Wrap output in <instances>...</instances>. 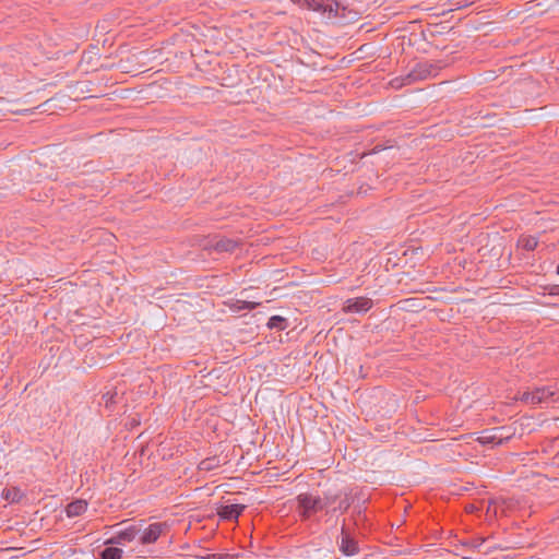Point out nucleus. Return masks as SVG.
<instances>
[{
    "label": "nucleus",
    "instance_id": "6e6552de",
    "mask_svg": "<svg viewBox=\"0 0 559 559\" xmlns=\"http://www.w3.org/2000/svg\"><path fill=\"white\" fill-rule=\"evenodd\" d=\"M328 13L329 16L333 17H341V19H347L350 20L356 19L357 12L348 10L345 5H343L337 0H326L324 5V12Z\"/></svg>",
    "mask_w": 559,
    "mask_h": 559
},
{
    "label": "nucleus",
    "instance_id": "a211bd4d",
    "mask_svg": "<svg viewBox=\"0 0 559 559\" xmlns=\"http://www.w3.org/2000/svg\"><path fill=\"white\" fill-rule=\"evenodd\" d=\"M221 462L217 456L206 457L199 463L198 468L202 472H210L219 467Z\"/></svg>",
    "mask_w": 559,
    "mask_h": 559
},
{
    "label": "nucleus",
    "instance_id": "2eb2a0df",
    "mask_svg": "<svg viewBox=\"0 0 559 559\" xmlns=\"http://www.w3.org/2000/svg\"><path fill=\"white\" fill-rule=\"evenodd\" d=\"M87 510V502L85 500H75L70 502L66 508L68 518H75L83 514Z\"/></svg>",
    "mask_w": 559,
    "mask_h": 559
},
{
    "label": "nucleus",
    "instance_id": "dca6fc26",
    "mask_svg": "<svg viewBox=\"0 0 559 559\" xmlns=\"http://www.w3.org/2000/svg\"><path fill=\"white\" fill-rule=\"evenodd\" d=\"M266 326L270 330L284 331L288 326L287 319L281 316H272L269 319Z\"/></svg>",
    "mask_w": 559,
    "mask_h": 559
},
{
    "label": "nucleus",
    "instance_id": "7ed1b4c3",
    "mask_svg": "<svg viewBox=\"0 0 559 559\" xmlns=\"http://www.w3.org/2000/svg\"><path fill=\"white\" fill-rule=\"evenodd\" d=\"M142 523L132 524L123 530L118 531L112 537L106 540V545H124L135 540L142 532Z\"/></svg>",
    "mask_w": 559,
    "mask_h": 559
},
{
    "label": "nucleus",
    "instance_id": "b1692460",
    "mask_svg": "<svg viewBox=\"0 0 559 559\" xmlns=\"http://www.w3.org/2000/svg\"><path fill=\"white\" fill-rule=\"evenodd\" d=\"M259 304L253 301H245V300H238L237 301V309L238 310H253L257 308Z\"/></svg>",
    "mask_w": 559,
    "mask_h": 559
},
{
    "label": "nucleus",
    "instance_id": "20e7f679",
    "mask_svg": "<svg viewBox=\"0 0 559 559\" xmlns=\"http://www.w3.org/2000/svg\"><path fill=\"white\" fill-rule=\"evenodd\" d=\"M338 548L340 551L346 557L356 556L360 552L358 542L345 528V520H343Z\"/></svg>",
    "mask_w": 559,
    "mask_h": 559
},
{
    "label": "nucleus",
    "instance_id": "0eeeda50",
    "mask_svg": "<svg viewBox=\"0 0 559 559\" xmlns=\"http://www.w3.org/2000/svg\"><path fill=\"white\" fill-rule=\"evenodd\" d=\"M100 56L99 49L97 47H92L88 50H85L82 53L81 60L79 62L80 68L92 67L93 70H110L109 66H105L103 63L99 64Z\"/></svg>",
    "mask_w": 559,
    "mask_h": 559
},
{
    "label": "nucleus",
    "instance_id": "5701e85b",
    "mask_svg": "<svg viewBox=\"0 0 559 559\" xmlns=\"http://www.w3.org/2000/svg\"><path fill=\"white\" fill-rule=\"evenodd\" d=\"M309 8L313 11L324 12V5L326 0H307Z\"/></svg>",
    "mask_w": 559,
    "mask_h": 559
},
{
    "label": "nucleus",
    "instance_id": "393cba45",
    "mask_svg": "<svg viewBox=\"0 0 559 559\" xmlns=\"http://www.w3.org/2000/svg\"><path fill=\"white\" fill-rule=\"evenodd\" d=\"M116 395H117V393H110V392L103 394L102 400L106 407H109L111 404L115 403Z\"/></svg>",
    "mask_w": 559,
    "mask_h": 559
},
{
    "label": "nucleus",
    "instance_id": "39448f33",
    "mask_svg": "<svg viewBox=\"0 0 559 559\" xmlns=\"http://www.w3.org/2000/svg\"><path fill=\"white\" fill-rule=\"evenodd\" d=\"M166 528V523H152L147 527L142 528V532L139 535V540L142 545L154 544L158 540Z\"/></svg>",
    "mask_w": 559,
    "mask_h": 559
},
{
    "label": "nucleus",
    "instance_id": "cd10ccee",
    "mask_svg": "<svg viewBox=\"0 0 559 559\" xmlns=\"http://www.w3.org/2000/svg\"><path fill=\"white\" fill-rule=\"evenodd\" d=\"M509 69H512V66H510V67H502L500 70L507 71Z\"/></svg>",
    "mask_w": 559,
    "mask_h": 559
},
{
    "label": "nucleus",
    "instance_id": "c85d7f7f",
    "mask_svg": "<svg viewBox=\"0 0 559 559\" xmlns=\"http://www.w3.org/2000/svg\"><path fill=\"white\" fill-rule=\"evenodd\" d=\"M557 274L559 275V264L557 265Z\"/></svg>",
    "mask_w": 559,
    "mask_h": 559
},
{
    "label": "nucleus",
    "instance_id": "9d476101",
    "mask_svg": "<svg viewBox=\"0 0 559 559\" xmlns=\"http://www.w3.org/2000/svg\"><path fill=\"white\" fill-rule=\"evenodd\" d=\"M503 430V427L495 428L491 430H485L481 432V436L477 438V440L481 444H502L503 436L500 433Z\"/></svg>",
    "mask_w": 559,
    "mask_h": 559
},
{
    "label": "nucleus",
    "instance_id": "423d86ee",
    "mask_svg": "<svg viewBox=\"0 0 559 559\" xmlns=\"http://www.w3.org/2000/svg\"><path fill=\"white\" fill-rule=\"evenodd\" d=\"M373 306L372 299L368 297L348 298L343 305L345 313H366Z\"/></svg>",
    "mask_w": 559,
    "mask_h": 559
},
{
    "label": "nucleus",
    "instance_id": "a878e982",
    "mask_svg": "<svg viewBox=\"0 0 559 559\" xmlns=\"http://www.w3.org/2000/svg\"><path fill=\"white\" fill-rule=\"evenodd\" d=\"M228 555L223 554H210L203 557H200V559H226Z\"/></svg>",
    "mask_w": 559,
    "mask_h": 559
},
{
    "label": "nucleus",
    "instance_id": "6ab92c4d",
    "mask_svg": "<svg viewBox=\"0 0 559 559\" xmlns=\"http://www.w3.org/2000/svg\"><path fill=\"white\" fill-rule=\"evenodd\" d=\"M1 496L10 502H19L22 499L23 493L19 488L13 487L3 489Z\"/></svg>",
    "mask_w": 559,
    "mask_h": 559
},
{
    "label": "nucleus",
    "instance_id": "9b49d317",
    "mask_svg": "<svg viewBox=\"0 0 559 559\" xmlns=\"http://www.w3.org/2000/svg\"><path fill=\"white\" fill-rule=\"evenodd\" d=\"M432 72L430 71H427V72H407L406 76L405 78H402V79H393L390 81V85L393 87V88H400L402 87L403 85L405 84H408L411 83L412 81L414 80H424V79H427L429 76H432L431 75Z\"/></svg>",
    "mask_w": 559,
    "mask_h": 559
},
{
    "label": "nucleus",
    "instance_id": "4be33fe9",
    "mask_svg": "<svg viewBox=\"0 0 559 559\" xmlns=\"http://www.w3.org/2000/svg\"><path fill=\"white\" fill-rule=\"evenodd\" d=\"M477 0H450V5H451L450 11L466 8L468 5H472Z\"/></svg>",
    "mask_w": 559,
    "mask_h": 559
},
{
    "label": "nucleus",
    "instance_id": "f3484780",
    "mask_svg": "<svg viewBox=\"0 0 559 559\" xmlns=\"http://www.w3.org/2000/svg\"><path fill=\"white\" fill-rule=\"evenodd\" d=\"M486 538L484 537H472L462 542V547L466 550L480 551L481 546L485 544Z\"/></svg>",
    "mask_w": 559,
    "mask_h": 559
},
{
    "label": "nucleus",
    "instance_id": "aec40b11",
    "mask_svg": "<svg viewBox=\"0 0 559 559\" xmlns=\"http://www.w3.org/2000/svg\"><path fill=\"white\" fill-rule=\"evenodd\" d=\"M123 550L118 547H106L100 552V559H121Z\"/></svg>",
    "mask_w": 559,
    "mask_h": 559
},
{
    "label": "nucleus",
    "instance_id": "ddd939ff",
    "mask_svg": "<svg viewBox=\"0 0 559 559\" xmlns=\"http://www.w3.org/2000/svg\"><path fill=\"white\" fill-rule=\"evenodd\" d=\"M343 489H329L324 491L323 497H321L322 510H331L335 503H337L338 498H342Z\"/></svg>",
    "mask_w": 559,
    "mask_h": 559
},
{
    "label": "nucleus",
    "instance_id": "1a4fd4ad",
    "mask_svg": "<svg viewBox=\"0 0 559 559\" xmlns=\"http://www.w3.org/2000/svg\"><path fill=\"white\" fill-rule=\"evenodd\" d=\"M245 509L243 504H226L218 509L217 514L222 520L236 521Z\"/></svg>",
    "mask_w": 559,
    "mask_h": 559
},
{
    "label": "nucleus",
    "instance_id": "bb28decb",
    "mask_svg": "<svg viewBox=\"0 0 559 559\" xmlns=\"http://www.w3.org/2000/svg\"><path fill=\"white\" fill-rule=\"evenodd\" d=\"M550 296H559V285H551L549 287V293H548Z\"/></svg>",
    "mask_w": 559,
    "mask_h": 559
},
{
    "label": "nucleus",
    "instance_id": "4468645a",
    "mask_svg": "<svg viewBox=\"0 0 559 559\" xmlns=\"http://www.w3.org/2000/svg\"><path fill=\"white\" fill-rule=\"evenodd\" d=\"M352 501L353 499L350 496V491H348L347 489H343L342 498H338L337 506L333 507L331 510H328L326 514H332L336 511H340L342 513L346 512L349 509Z\"/></svg>",
    "mask_w": 559,
    "mask_h": 559
},
{
    "label": "nucleus",
    "instance_id": "f8f14e48",
    "mask_svg": "<svg viewBox=\"0 0 559 559\" xmlns=\"http://www.w3.org/2000/svg\"><path fill=\"white\" fill-rule=\"evenodd\" d=\"M238 241L229 238H219L216 239L212 245L211 248H213L214 251L218 253H225V252H234L235 249L238 247Z\"/></svg>",
    "mask_w": 559,
    "mask_h": 559
},
{
    "label": "nucleus",
    "instance_id": "f257e3e1",
    "mask_svg": "<svg viewBox=\"0 0 559 559\" xmlns=\"http://www.w3.org/2000/svg\"><path fill=\"white\" fill-rule=\"evenodd\" d=\"M296 511L301 521H309L322 510L321 497L311 492H301L296 498Z\"/></svg>",
    "mask_w": 559,
    "mask_h": 559
},
{
    "label": "nucleus",
    "instance_id": "f03ea898",
    "mask_svg": "<svg viewBox=\"0 0 559 559\" xmlns=\"http://www.w3.org/2000/svg\"><path fill=\"white\" fill-rule=\"evenodd\" d=\"M555 394L556 391L551 386H539L535 388L533 391L523 392L520 401L526 404L537 405L548 402Z\"/></svg>",
    "mask_w": 559,
    "mask_h": 559
},
{
    "label": "nucleus",
    "instance_id": "412c9836",
    "mask_svg": "<svg viewBox=\"0 0 559 559\" xmlns=\"http://www.w3.org/2000/svg\"><path fill=\"white\" fill-rule=\"evenodd\" d=\"M519 245L526 251H533L536 249L537 245H538V240L536 237H533V236H526V237H522L520 240H519Z\"/></svg>",
    "mask_w": 559,
    "mask_h": 559
}]
</instances>
